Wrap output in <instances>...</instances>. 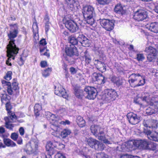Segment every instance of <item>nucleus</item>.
Returning <instances> with one entry per match:
<instances>
[{
	"label": "nucleus",
	"instance_id": "1",
	"mask_svg": "<svg viewBox=\"0 0 158 158\" xmlns=\"http://www.w3.org/2000/svg\"><path fill=\"white\" fill-rule=\"evenodd\" d=\"M11 30L8 36L10 40L9 44L7 45L8 54H16L19 49L15 45L14 38L16 37L18 33V27L17 24L10 25Z\"/></svg>",
	"mask_w": 158,
	"mask_h": 158
},
{
	"label": "nucleus",
	"instance_id": "2",
	"mask_svg": "<svg viewBox=\"0 0 158 158\" xmlns=\"http://www.w3.org/2000/svg\"><path fill=\"white\" fill-rule=\"evenodd\" d=\"M82 12L84 20L88 24L92 25L95 22L94 17L95 16L94 7L90 6H86L83 7Z\"/></svg>",
	"mask_w": 158,
	"mask_h": 158
},
{
	"label": "nucleus",
	"instance_id": "3",
	"mask_svg": "<svg viewBox=\"0 0 158 158\" xmlns=\"http://www.w3.org/2000/svg\"><path fill=\"white\" fill-rule=\"evenodd\" d=\"M91 133L98 139L103 141L104 143L106 144H111L110 139H106L103 130L101 127L97 125H92L90 127Z\"/></svg>",
	"mask_w": 158,
	"mask_h": 158
},
{
	"label": "nucleus",
	"instance_id": "4",
	"mask_svg": "<svg viewBox=\"0 0 158 158\" xmlns=\"http://www.w3.org/2000/svg\"><path fill=\"white\" fill-rule=\"evenodd\" d=\"M4 119L5 121V127L10 130H12L14 126V124L10 123L14 122V120L16 119V116L15 114L11 112H9L8 116L5 117Z\"/></svg>",
	"mask_w": 158,
	"mask_h": 158
},
{
	"label": "nucleus",
	"instance_id": "5",
	"mask_svg": "<svg viewBox=\"0 0 158 158\" xmlns=\"http://www.w3.org/2000/svg\"><path fill=\"white\" fill-rule=\"evenodd\" d=\"M84 91L86 93L85 98L89 99L94 100L97 94V90L94 87L87 86L85 87Z\"/></svg>",
	"mask_w": 158,
	"mask_h": 158
},
{
	"label": "nucleus",
	"instance_id": "6",
	"mask_svg": "<svg viewBox=\"0 0 158 158\" xmlns=\"http://www.w3.org/2000/svg\"><path fill=\"white\" fill-rule=\"evenodd\" d=\"M144 51L148 54L147 58L149 62H152L155 59L158 53V52L156 48L151 46L146 48Z\"/></svg>",
	"mask_w": 158,
	"mask_h": 158
},
{
	"label": "nucleus",
	"instance_id": "7",
	"mask_svg": "<svg viewBox=\"0 0 158 158\" xmlns=\"http://www.w3.org/2000/svg\"><path fill=\"white\" fill-rule=\"evenodd\" d=\"M147 17L146 11L142 9H139L134 12L133 18L135 20L139 21L146 19Z\"/></svg>",
	"mask_w": 158,
	"mask_h": 158
},
{
	"label": "nucleus",
	"instance_id": "8",
	"mask_svg": "<svg viewBox=\"0 0 158 158\" xmlns=\"http://www.w3.org/2000/svg\"><path fill=\"white\" fill-rule=\"evenodd\" d=\"M127 116L129 123L132 125L137 124L140 121L141 117L133 113H128Z\"/></svg>",
	"mask_w": 158,
	"mask_h": 158
},
{
	"label": "nucleus",
	"instance_id": "9",
	"mask_svg": "<svg viewBox=\"0 0 158 158\" xmlns=\"http://www.w3.org/2000/svg\"><path fill=\"white\" fill-rule=\"evenodd\" d=\"M100 23L103 27L107 31H110L114 28V24L113 21L105 19H100Z\"/></svg>",
	"mask_w": 158,
	"mask_h": 158
},
{
	"label": "nucleus",
	"instance_id": "10",
	"mask_svg": "<svg viewBox=\"0 0 158 158\" xmlns=\"http://www.w3.org/2000/svg\"><path fill=\"white\" fill-rule=\"evenodd\" d=\"M148 140L143 139L140 140H135L133 144L134 146L140 149L146 150Z\"/></svg>",
	"mask_w": 158,
	"mask_h": 158
},
{
	"label": "nucleus",
	"instance_id": "11",
	"mask_svg": "<svg viewBox=\"0 0 158 158\" xmlns=\"http://www.w3.org/2000/svg\"><path fill=\"white\" fill-rule=\"evenodd\" d=\"M143 132L149 139L158 142V132L156 131L152 132L150 130L146 129H144Z\"/></svg>",
	"mask_w": 158,
	"mask_h": 158
},
{
	"label": "nucleus",
	"instance_id": "12",
	"mask_svg": "<svg viewBox=\"0 0 158 158\" xmlns=\"http://www.w3.org/2000/svg\"><path fill=\"white\" fill-rule=\"evenodd\" d=\"M55 93L56 95L61 96L65 99H67L68 98V95L66 90L61 86L60 85L57 87L55 86Z\"/></svg>",
	"mask_w": 158,
	"mask_h": 158
},
{
	"label": "nucleus",
	"instance_id": "13",
	"mask_svg": "<svg viewBox=\"0 0 158 158\" xmlns=\"http://www.w3.org/2000/svg\"><path fill=\"white\" fill-rule=\"evenodd\" d=\"M65 27L72 32H76L78 27L76 23L72 20H67L65 23Z\"/></svg>",
	"mask_w": 158,
	"mask_h": 158
},
{
	"label": "nucleus",
	"instance_id": "14",
	"mask_svg": "<svg viewBox=\"0 0 158 158\" xmlns=\"http://www.w3.org/2000/svg\"><path fill=\"white\" fill-rule=\"evenodd\" d=\"M78 40L80 44L83 46L89 47L90 45V42L89 40L82 34H79L77 37Z\"/></svg>",
	"mask_w": 158,
	"mask_h": 158
},
{
	"label": "nucleus",
	"instance_id": "15",
	"mask_svg": "<svg viewBox=\"0 0 158 158\" xmlns=\"http://www.w3.org/2000/svg\"><path fill=\"white\" fill-rule=\"evenodd\" d=\"M143 124L146 127L155 128L157 127V121L156 120L154 119L144 120Z\"/></svg>",
	"mask_w": 158,
	"mask_h": 158
},
{
	"label": "nucleus",
	"instance_id": "16",
	"mask_svg": "<svg viewBox=\"0 0 158 158\" xmlns=\"http://www.w3.org/2000/svg\"><path fill=\"white\" fill-rule=\"evenodd\" d=\"M65 51L67 55L70 56L78 55L77 48L73 45H70L69 47H67Z\"/></svg>",
	"mask_w": 158,
	"mask_h": 158
},
{
	"label": "nucleus",
	"instance_id": "17",
	"mask_svg": "<svg viewBox=\"0 0 158 158\" xmlns=\"http://www.w3.org/2000/svg\"><path fill=\"white\" fill-rule=\"evenodd\" d=\"M16 81V80L14 79V81L12 83V85L11 83L7 87V93L10 95H12L15 91L19 89L18 84Z\"/></svg>",
	"mask_w": 158,
	"mask_h": 158
},
{
	"label": "nucleus",
	"instance_id": "18",
	"mask_svg": "<svg viewBox=\"0 0 158 158\" xmlns=\"http://www.w3.org/2000/svg\"><path fill=\"white\" fill-rule=\"evenodd\" d=\"M93 77L98 84H104L105 82V77L101 73L94 72L93 74Z\"/></svg>",
	"mask_w": 158,
	"mask_h": 158
},
{
	"label": "nucleus",
	"instance_id": "19",
	"mask_svg": "<svg viewBox=\"0 0 158 158\" xmlns=\"http://www.w3.org/2000/svg\"><path fill=\"white\" fill-rule=\"evenodd\" d=\"M130 79L129 80V82L131 86L134 87L135 85H134L133 83L136 81L138 80L142 79L141 75L139 74L132 73L130 76Z\"/></svg>",
	"mask_w": 158,
	"mask_h": 158
},
{
	"label": "nucleus",
	"instance_id": "20",
	"mask_svg": "<svg viewBox=\"0 0 158 158\" xmlns=\"http://www.w3.org/2000/svg\"><path fill=\"white\" fill-rule=\"evenodd\" d=\"M57 142L55 141L48 142L46 146V150L48 152H50L51 154H54V148L57 147Z\"/></svg>",
	"mask_w": 158,
	"mask_h": 158
},
{
	"label": "nucleus",
	"instance_id": "21",
	"mask_svg": "<svg viewBox=\"0 0 158 158\" xmlns=\"http://www.w3.org/2000/svg\"><path fill=\"white\" fill-rule=\"evenodd\" d=\"M146 27L154 33H158V23L154 22L148 24Z\"/></svg>",
	"mask_w": 158,
	"mask_h": 158
},
{
	"label": "nucleus",
	"instance_id": "22",
	"mask_svg": "<svg viewBox=\"0 0 158 158\" xmlns=\"http://www.w3.org/2000/svg\"><path fill=\"white\" fill-rule=\"evenodd\" d=\"M95 61L97 62L96 67L98 70L102 73L106 71V66L103 62L99 61L98 60H95Z\"/></svg>",
	"mask_w": 158,
	"mask_h": 158
},
{
	"label": "nucleus",
	"instance_id": "23",
	"mask_svg": "<svg viewBox=\"0 0 158 158\" xmlns=\"http://www.w3.org/2000/svg\"><path fill=\"white\" fill-rule=\"evenodd\" d=\"M76 121L77 125L81 127H82L85 125V121L81 116H78L77 117Z\"/></svg>",
	"mask_w": 158,
	"mask_h": 158
},
{
	"label": "nucleus",
	"instance_id": "24",
	"mask_svg": "<svg viewBox=\"0 0 158 158\" xmlns=\"http://www.w3.org/2000/svg\"><path fill=\"white\" fill-rule=\"evenodd\" d=\"M75 94L78 98L81 99L84 96L83 91L79 89L76 88L75 90Z\"/></svg>",
	"mask_w": 158,
	"mask_h": 158
},
{
	"label": "nucleus",
	"instance_id": "25",
	"mask_svg": "<svg viewBox=\"0 0 158 158\" xmlns=\"http://www.w3.org/2000/svg\"><path fill=\"white\" fill-rule=\"evenodd\" d=\"M115 12L118 14L122 15L124 13L123 7L120 4H118L115 6L114 8Z\"/></svg>",
	"mask_w": 158,
	"mask_h": 158
},
{
	"label": "nucleus",
	"instance_id": "26",
	"mask_svg": "<svg viewBox=\"0 0 158 158\" xmlns=\"http://www.w3.org/2000/svg\"><path fill=\"white\" fill-rule=\"evenodd\" d=\"M3 142L8 147H13L16 145L15 143L9 139L4 138Z\"/></svg>",
	"mask_w": 158,
	"mask_h": 158
},
{
	"label": "nucleus",
	"instance_id": "27",
	"mask_svg": "<svg viewBox=\"0 0 158 158\" xmlns=\"http://www.w3.org/2000/svg\"><path fill=\"white\" fill-rule=\"evenodd\" d=\"M156 148V143L148 141L146 150H155Z\"/></svg>",
	"mask_w": 158,
	"mask_h": 158
},
{
	"label": "nucleus",
	"instance_id": "28",
	"mask_svg": "<svg viewBox=\"0 0 158 158\" xmlns=\"http://www.w3.org/2000/svg\"><path fill=\"white\" fill-rule=\"evenodd\" d=\"M106 91L107 93L108 94L112 99V100H114L117 96L116 92L114 90L112 89H108Z\"/></svg>",
	"mask_w": 158,
	"mask_h": 158
},
{
	"label": "nucleus",
	"instance_id": "29",
	"mask_svg": "<svg viewBox=\"0 0 158 158\" xmlns=\"http://www.w3.org/2000/svg\"><path fill=\"white\" fill-rule=\"evenodd\" d=\"M105 147V145L102 143L97 141L94 148L97 150L102 151L104 149Z\"/></svg>",
	"mask_w": 158,
	"mask_h": 158
},
{
	"label": "nucleus",
	"instance_id": "30",
	"mask_svg": "<svg viewBox=\"0 0 158 158\" xmlns=\"http://www.w3.org/2000/svg\"><path fill=\"white\" fill-rule=\"evenodd\" d=\"M97 141L95 139L90 138L87 139V142L88 144L91 147L93 148H94Z\"/></svg>",
	"mask_w": 158,
	"mask_h": 158
},
{
	"label": "nucleus",
	"instance_id": "31",
	"mask_svg": "<svg viewBox=\"0 0 158 158\" xmlns=\"http://www.w3.org/2000/svg\"><path fill=\"white\" fill-rule=\"evenodd\" d=\"M34 109L35 114L36 116H39L40 114V111L42 109L41 106L39 104H36L34 106Z\"/></svg>",
	"mask_w": 158,
	"mask_h": 158
},
{
	"label": "nucleus",
	"instance_id": "32",
	"mask_svg": "<svg viewBox=\"0 0 158 158\" xmlns=\"http://www.w3.org/2000/svg\"><path fill=\"white\" fill-rule=\"evenodd\" d=\"M77 40V38L75 37L71 36L70 37L69 42L72 44L71 45L74 46L78 44V41Z\"/></svg>",
	"mask_w": 158,
	"mask_h": 158
},
{
	"label": "nucleus",
	"instance_id": "33",
	"mask_svg": "<svg viewBox=\"0 0 158 158\" xmlns=\"http://www.w3.org/2000/svg\"><path fill=\"white\" fill-rule=\"evenodd\" d=\"M71 133L70 130L68 129H65L61 132V135L63 138H65Z\"/></svg>",
	"mask_w": 158,
	"mask_h": 158
},
{
	"label": "nucleus",
	"instance_id": "34",
	"mask_svg": "<svg viewBox=\"0 0 158 158\" xmlns=\"http://www.w3.org/2000/svg\"><path fill=\"white\" fill-rule=\"evenodd\" d=\"M146 112L148 115H151L156 113V110L151 107H149L146 110Z\"/></svg>",
	"mask_w": 158,
	"mask_h": 158
},
{
	"label": "nucleus",
	"instance_id": "35",
	"mask_svg": "<svg viewBox=\"0 0 158 158\" xmlns=\"http://www.w3.org/2000/svg\"><path fill=\"white\" fill-rule=\"evenodd\" d=\"M51 71V69L49 68L44 70L42 73L43 76L45 77H47L49 76Z\"/></svg>",
	"mask_w": 158,
	"mask_h": 158
},
{
	"label": "nucleus",
	"instance_id": "36",
	"mask_svg": "<svg viewBox=\"0 0 158 158\" xmlns=\"http://www.w3.org/2000/svg\"><path fill=\"white\" fill-rule=\"evenodd\" d=\"M101 98L105 103H109L111 102L105 93L102 96Z\"/></svg>",
	"mask_w": 158,
	"mask_h": 158
},
{
	"label": "nucleus",
	"instance_id": "37",
	"mask_svg": "<svg viewBox=\"0 0 158 158\" xmlns=\"http://www.w3.org/2000/svg\"><path fill=\"white\" fill-rule=\"evenodd\" d=\"M109 156L104 152H101L96 154V158H108Z\"/></svg>",
	"mask_w": 158,
	"mask_h": 158
},
{
	"label": "nucleus",
	"instance_id": "38",
	"mask_svg": "<svg viewBox=\"0 0 158 158\" xmlns=\"http://www.w3.org/2000/svg\"><path fill=\"white\" fill-rule=\"evenodd\" d=\"M51 128L53 131H59L60 128L58 125L52 124L51 126Z\"/></svg>",
	"mask_w": 158,
	"mask_h": 158
},
{
	"label": "nucleus",
	"instance_id": "39",
	"mask_svg": "<svg viewBox=\"0 0 158 158\" xmlns=\"http://www.w3.org/2000/svg\"><path fill=\"white\" fill-rule=\"evenodd\" d=\"M145 59V57L143 54H137L136 59L139 61H142Z\"/></svg>",
	"mask_w": 158,
	"mask_h": 158
},
{
	"label": "nucleus",
	"instance_id": "40",
	"mask_svg": "<svg viewBox=\"0 0 158 158\" xmlns=\"http://www.w3.org/2000/svg\"><path fill=\"white\" fill-rule=\"evenodd\" d=\"M126 148V146L125 144H122V145H119L116 147L117 150L119 151H124Z\"/></svg>",
	"mask_w": 158,
	"mask_h": 158
},
{
	"label": "nucleus",
	"instance_id": "41",
	"mask_svg": "<svg viewBox=\"0 0 158 158\" xmlns=\"http://www.w3.org/2000/svg\"><path fill=\"white\" fill-rule=\"evenodd\" d=\"M12 72L11 71H8L5 76L4 77V78L7 81L10 80L11 78V75Z\"/></svg>",
	"mask_w": 158,
	"mask_h": 158
},
{
	"label": "nucleus",
	"instance_id": "42",
	"mask_svg": "<svg viewBox=\"0 0 158 158\" xmlns=\"http://www.w3.org/2000/svg\"><path fill=\"white\" fill-rule=\"evenodd\" d=\"M85 57V61L86 63L89 64L91 61V58L90 55L85 54L84 55Z\"/></svg>",
	"mask_w": 158,
	"mask_h": 158
},
{
	"label": "nucleus",
	"instance_id": "43",
	"mask_svg": "<svg viewBox=\"0 0 158 158\" xmlns=\"http://www.w3.org/2000/svg\"><path fill=\"white\" fill-rule=\"evenodd\" d=\"M140 79H139V83L137 84H136L134 86V87H136V86H139L141 85H143L145 83V81L144 78H142V80H141Z\"/></svg>",
	"mask_w": 158,
	"mask_h": 158
},
{
	"label": "nucleus",
	"instance_id": "44",
	"mask_svg": "<svg viewBox=\"0 0 158 158\" xmlns=\"http://www.w3.org/2000/svg\"><path fill=\"white\" fill-rule=\"evenodd\" d=\"M18 137V134L15 133H12L10 136L11 138L15 141L17 140Z\"/></svg>",
	"mask_w": 158,
	"mask_h": 158
},
{
	"label": "nucleus",
	"instance_id": "45",
	"mask_svg": "<svg viewBox=\"0 0 158 158\" xmlns=\"http://www.w3.org/2000/svg\"><path fill=\"white\" fill-rule=\"evenodd\" d=\"M123 83V80L121 78H118L116 81L115 83V84L118 86H119L122 85Z\"/></svg>",
	"mask_w": 158,
	"mask_h": 158
},
{
	"label": "nucleus",
	"instance_id": "46",
	"mask_svg": "<svg viewBox=\"0 0 158 158\" xmlns=\"http://www.w3.org/2000/svg\"><path fill=\"white\" fill-rule=\"evenodd\" d=\"M56 158H65L64 154L62 153L58 152L55 156Z\"/></svg>",
	"mask_w": 158,
	"mask_h": 158
},
{
	"label": "nucleus",
	"instance_id": "47",
	"mask_svg": "<svg viewBox=\"0 0 158 158\" xmlns=\"http://www.w3.org/2000/svg\"><path fill=\"white\" fill-rule=\"evenodd\" d=\"M38 143L37 141H34L33 140L31 141L30 143L31 147H32V146L34 147L33 145H34L35 148H37L38 147Z\"/></svg>",
	"mask_w": 158,
	"mask_h": 158
},
{
	"label": "nucleus",
	"instance_id": "48",
	"mask_svg": "<svg viewBox=\"0 0 158 158\" xmlns=\"http://www.w3.org/2000/svg\"><path fill=\"white\" fill-rule=\"evenodd\" d=\"M66 3L68 5H73L75 3V2L74 0H65Z\"/></svg>",
	"mask_w": 158,
	"mask_h": 158
},
{
	"label": "nucleus",
	"instance_id": "49",
	"mask_svg": "<svg viewBox=\"0 0 158 158\" xmlns=\"http://www.w3.org/2000/svg\"><path fill=\"white\" fill-rule=\"evenodd\" d=\"M65 146L64 144L60 143H57V147L58 149H62L64 148Z\"/></svg>",
	"mask_w": 158,
	"mask_h": 158
},
{
	"label": "nucleus",
	"instance_id": "50",
	"mask_svg": "<svg viewBox=\"0 0 158 158\" xmlns=\"http://www.w3.org/2000/svg\"><path fill=\"white\" fill-rule=\"evenodd\" d=\"M6 110L8 111V113L9 112H10L9 111L10 110L11 108V106L10 103L8 102V101L6 102Z\"/></svg>",
	"mask_w": 158,
	"mask_h": 158
},
{
	"label": "nucleus",
	"instance_id": "51",
	"mask_svg": "<svg viewBox=\"0 0 158 158\" xmlns=\"http://www.w3.org/2000/svg\"><path fill=\"white\" fill-rule=\"evenodd\" d=\"M1 101L2 103L5 104L6 103V102L7 101L8 102V99L7 98L6 96H2L1 98Z\"/></svg>",
	"mask_w": 158,
	"mask_h": 158
},
{
	"label": "nucleus",
	"instance_id": "52",
	"mask_svg": "<svg viewBox=\"0 0 158 158\" xmlns=\"http://www.w3.org/2000/svg\"><path fill=\"white\" fill-rule=\"evenodd\" d=\"M98 3L101 5L106 4L108 0H97Z\"/></svg>",
	"mask_w": 158,
	"mask_h": 158
},
{
	"label": "nucleus",
	"instance_id": "53",
	"mask_svg": "<svg viewBox=\"0 0 158 158\" xmlns=\"http://www.w3.org/2000/svg\"><path fill=\"white\" fill-rule=\"evenodd\" d=\"M33 31L35 30L37 31L38 30V27L36 23H34L32 26Z\"/></svg>",
	"mask_w": 158,
	"mask_h": 158
},
{
	"label": "nucleus",
	"instance_id": "54",
	"mask_svg": "<svg viewBox=\"0 0 158 158\" xmlns=\"http://www.w3.org/2000/svg\"><path fill=\"white\" fill-rule=\"evenodd\" d=\"M118 78L117 77L113 76L110 78V80L111 81L115 84Z\"/></svg>",
	"mask_w": 158,
	"mask_h": 158
},
{
	"label": "nucleus",
	"instance_id": "55",
	"mask_svg": "<svg viewBox=\"0 0 158 158\" xmlns=\"http://www.w3.org/2000/svg\"><path fill=\"white\" fill-rule=\"evenodd\" d=\"M47 65V62L46 61H42L40 63V65L42 67H45Z\"/></svg>",
	"mask_w": 158,
	"mask_h": 158
},
{
	"label": "nucleus",
	"instance_id": "56",
	"mask_svg": "<svg viewBox=\"0 0 158 158\" xmlns=\"http://www.w3.org/2000/svg\"><path fill=\"white\" fill-rule=\"evenodd\" d=\"M19 132L21 135H23L24 133V130L23 127H20L19 130Z\"/></svg>",
	"mask_w": 158,
	"mask_h": 158
},
{
	"label": "nucleus",
	"instance_id": "57",
	"mask_svg": "<svg viewBox=\"0 0 158 158\" xmlns=\"http://www.w3.org/2000/svg\"><path fill=\"white\" fill-rule=\"evenodd\" d=\"M53 154H51L50 152H48V154L45 155L43 154V156L45 157V158H52L51 155Z\"/></svg>",
	"mask_w": 158,
	"mask_h": 158
},
{
	"label": "nucleus",
	"instance_id": "58",
	"mask_svg": "<svg viewBox=\"0 0 158 158\" xmlns=\"http://www.w3.org/2000/svg\"><path fill=\"white\" fill-rule=\"evenodd\" d=\"M70 70L72 74H75L76 73V70L73 67H71L70 69Z\"/></svg>",
	"mask_w": 158,
	"mask_h": 158
},
{
	"label": "nucleus",
	"instance_id": "59",
	"mask_svg": "<svg viewBox=\"0 0 158 158\" xmlns=\"http://www.w3.org/2000/svg\"><path fill=\"white\" fill-rule=\"evenodd\" d=\"M40 44L41 45H44L46 44L47 43L45 40L44 39H43L40 40Z\"/></svg>",
	"mask_w": 158,
	"mask_h": 158
},
{
	"label": "nucleus",
	"instance_id": "60",
	"mask_svg": "<svg viewBox=\"0 0 158 158\" xmlns=\"http://www.w3.org/2000/svg\"><path fill=\"white\" fill-rule=\"evenodd\" d=\"M140 98L143 101H145L147 102H148V97L147 96H144L143 97H141Z\"/></svg>",
	"mask_w": 158,
	"mask_h": 158
},
{
	"label": "nucleus",
	"instance_id": "61",
	"mask_svg": "<svg viewBox=\"0 0 158 158\" xmlns=\"http://www.w3.org/2000/svg\"><path fill=\"white\" fill-rule=\"evenodd\" d=\"M133 142H128L127 143V146H129V148H132L133 147V145H134V144H133Z\"/></svg>",
	"mask_w": 158,
	"mask_h": 158
},
{
	"label": "nucleus",
	"instance_id": "62",
	"mask_svg": "<svg viewBox=\"0 0 158 158\" xmlns=\"http://www.w3.org/2000/svg\"><path fill=\"white\" fill-rule=\"evenodd\" d=\"M24 60L22 57H21L20 58V60L19 61V64L20 65H23L24 63Z\"/></svg>",
	"mask_w": 158,
	"mask_h": 158
},
{
	"label": "nucleus",
	"instance_id": "63",
	"mask_svg": "<svg viewBox=\"0 0 158 158\" xmlns=\"http://www.w3.org/2000/svg\"><path fill=\"white\" fill-rule=\"evenodd\" d=\"M2 84H5L8 86L11 83L10 82L6 81H2Z\"/></svg>",
	"mask_w": 158,
	"mask_h": 158
},
{
	"label": "nucleus",
	"instance_id": "64",
	"mask_svg": "<svg viewBox=\"0 0 158 158\" xmlns=\"http://www.w3.org/2000/svg\"><path fill=\"white\" fill-rule=\"evenodd\" d=\"M45 50H46V51H49L48 50L46 49V48L45 47L44 48H40V52L41 53H42L43 52H44Z\"/></svg>",
	"mask_w": 158,
	"mask_h": 158
}]
</instances>
